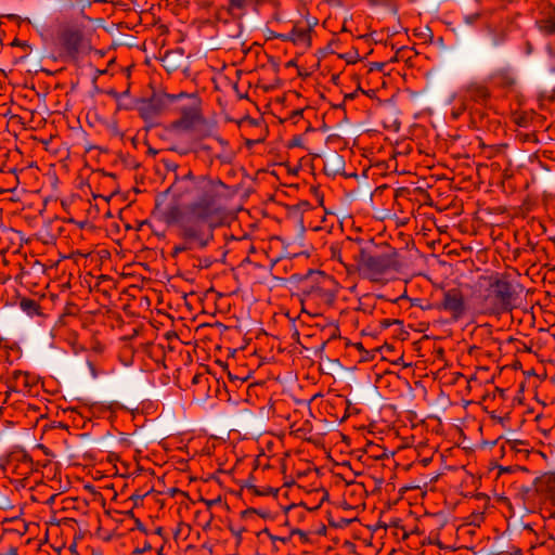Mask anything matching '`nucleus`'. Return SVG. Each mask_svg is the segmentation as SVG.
<instances>
[{
	"label": "nucleus",
	"instance_id": "nucleus-15",
	"mask_svg": "<svg viewBox=\"0 0 555 555\" xmlns=\"http://www.w3.org/2000/svg\"><path fill=\"white\" fill-rule=\"evenodd\" d=\"M332 163L334 165H341L343 164V158L341 156H339L338 154H333L331 157L327 158L326 160V166Z\"/></svg>",
	"mask_w": 555,
	"mask_h": 555
},
{
	"label": "nucleus",
	"instance_id": "nucleus-21",
	"mask_svg": "<svg viewBox=\"0 0 555 555\" xmlns=\"http://www.w3.org/2000/svg\"><path fill=\"white\" fill-rule=\"evenodd\" d=\"M332 254H333V257H338V254H336V249L334 247L332 248Z\"/></svg>",
	"mask_w": 555,
	"mask_h": 555
},
{
	"label": "nucleus",
	"instance_id": "nucleus-2",
	"mask_svg": "<svg viewBox=\"0 0 555 555\" xmlns=\"http://www.w3.org/2000/svg\"><path fill=\"white\" fill-rule=\"evenodd\" d=\"M354 260L362 278L378 283L393 279L401 267L399 255L392 248L385 250L361 248L354 256Z\"/></svg>",
	"mask_w": 555,
	"mask_h": 555
},
{
	"label": "nucleus",
	"instance_id": "nucleus-20",
	"mask_svg": "<svg viewBox=\"0 0 555 555\" xmlns=\"http://www.w3.org/2000/svg\"><path fill=\"white\" fill-rule=\"evenodd\" d=\"M332 254H333V257H338V254H336V249L334 247L332 248Z\"/></svg>",
	"mask_w": 555,
	"mask_h": 555
},
{
	"label": "nucleus",
	"instance_id": "nucleus-11",
	"mask_svg": "<svg viewBox=\"0 0 555 555\" xmlns=\"http://www.w3.org/2000/svg\"><path fill=\"white\" fill-rule=\"evenodd\" d=\"M490 96L488 88L478 82H472L465 88V99L476 103H485Z\"/></svg>",
	"mask_w": 555,
	"mask_h": 555
},
{
	"label": "nucleus",
	"instance_id": "nucleus-14",
	"mask_svg": "<svg viewBox=\"0 0 555 555\" xmlns=\"http://www.w3.org/2000/svg\"><path fill=\"white\" fill-rule=\"evenodd\" d=\"M291 42L297 46H310V29L306 26L295 25L289 31Z\"/></svg>",
	"mask_w": 555,
	"mask_h": 555
},
{
	"label": "nucleus",
	"instance_id": "nucleus-9",
	"mask_svg": "<svg viewBox=\"0 0 555 555\" xmlns=\"http://www.w3.org/2000/svg\"><path fill=\"white\" fill-rule=\"evenodd\" d=\"M538 29L546 35L551 36L555 34V7H547L543 10L540 18L535 21Z\"/></svg>",
	"mask_w": 555,
	"mask_h": 555
},
{
	"label": "nucleus",
	"instance_id": "nucleus-18",
	"mask_svg": "<svg viewBox=\"0 0 555 555\" xmlns=\"http://www.w3.org/2000/svg\"><path fill=\"white\" fill-rule=\"evenodd\" d=\"M23 306H31V307H35L36 305H35V301H33V300H27V301H24V302H23Z\"/></svg>",
	"mask_w": 555,
	"mask_h": 555
},
{
	"label": "nucleus",
	"instance_id": "nucleus-5",
	"mask_svg": "<svg viewBox=\"0 0 555 555\" xmlns=\"http://www.w3.org/2000/svg\"><path fill=\"white\" fill-rule=\"evenodd\" d=\"M183 96H186L185 92H180L178 94H153L151 98L144 99L139 102L138 111L143 119L153 120L154 118L159 116L169 104L173 103L179 99H182Z\"/></svg>",
	"mask_w": 555,
	"mask_h": 555
},
{
	"label": "nucleus",
	"instance_id": "nucleus-3",
	"mask_svg": "<svg viewBox=\"0 0 555 555\" xmlns=\"http://www.w3.org/2000/svg\"><path fill=\"white\" fill-rule=\"evenodd\" d=\"M516 296V285L506 278H490L486 294L480 297V311L489 314L511 311Z\"/></svg>",
	"mask_w": 555,
	"mask_h": 555
},
{
	"label": "nucleus",
	"instance_id": "nucleus-10",
	"mask_svg": "<svg viewBox=\"0 0 555 555\" xmlns=\"http://www.w3.org/2000/svg\"><path fill=\"white\" fill-rule=\"evenodd\" d=\"M489 79L496 86L502 88H511L515 85L516 78L511 67H501L494 69Z\"/></svg>",
	"mask_w": 555,
	"mask_h": 555
},
{
	"label": "nucleus",
	"instance_id": "nucleus-12",
	"mask_svg": "<svg viewBox=\"0 0 555 555\" xmlns=\"http://www.w3.org/2000/svg\"><path fill=\"white\" fill-rule=\"evenodd\" d=\"M220 146V152L216 158L222 164H230L235 158V152L230 147L229 142L218 134H210Z\"/></svg>",
	"mask_w": 555,
	"mask_h": 555
},
{
	"label": "nucleus",
	"instance_id": "nucleus-16",
	"mask_svg": "<svg viewBox=\"0 0 555 555\" xmlns=\"http://www.w3.org/2000/svg\"><path fill=\"white\" fill-rule=\"evenodd\" d=\"M247 0H230V5L234 9H243Z\"/></svg>",
	"mask_w": 555,
	"mask_h": 555
},
{
	"label": "nucleus",
	"instance_id": "nucleus-19",
	"mask_svg": "<svg viewBox=\"0 0 555 555\" xmlns=\"http://www.w3.org/2000/svg\"><path fill=\"white\" fill-rule=\"evenodd\" d=\"M198 149L202 151H210V146H208V145H199Z\"/></svg>",
	"mask_w": 555,
	"mask_h": 555
},
{
	"label": "nucleus",
	"instance_id": "nucleus-1",
	"mask_svg": "<svg viewBox=\"0 0 555 555\" xmlns=\"http://www.w3.org/2000/svg\"><path fill=\"white\" fill-rule=\"evenodd\" d=\"M165 167L175 172V179L157 196L153 215L167 225L178 227L181 242L173 245L171 256L204 250L214 241V231L227 222L229 186L218 178L194 175L190 169L178 175L179 166L172 162H165Z\"/></svg>",
	"mask_w": 555,
	"mask_h": 555
},
{
	"label": "nucleus",
	"instance_id": "nucleus-13",
	"mask_svg": "<svg viewBox=\"0 0 555 555\" xmlns=\"http://www.w3.org/2000/svg\"><path fill=\"white\" fill-rule=\"evenodd\" d=\"M169 151L179 154L180 156H186L191 153L197 152L196 143L193 140L175 139L172 140Z\"/></svg>",
	"mask_w": 555,
	"mask_h": 555
},
{
	"label": "nucleus",
	"instance_id": "nucleus-17",
	"mask_svg": "<svg viewBox=\"0 0 555 555\" xmlns=\"http://www.w3.org/2000/svg\"><path fill=\"white\" fill-rule=\"evenodd\" d=\"M274 37L280 39V40H282V41H289L291 42L289 33H287V34H276Z\"/></svg>",
	"mask_w": 555,
	"mask_h": 555
},
{
	"label": "nucleus",
	"instance_id": "nucleus-4",
	"mask_svg": "<svg viewBox=\"0 0 555 555\" xmlns=\"http://www.w3.org/2000/svg\"><path fill=\"white\" fill-rule=\"evenodd\" d=\"M59 41L66 54L73 60H78L92 49L90 39L79 25L64 27L60 33Z\"/></svg>",
	"mask_w": 555,
	"mask_h": 555
},
{
	"label": "nucleus",
	"instance_id": "nucleus-8",
	"mask_svg": "<svg viewBox=\"0 0 555 555\" xmlns=\"http://www.w3.org/2000/svg\"><path fill=\"white\" fill-rule=\"evenodd\" d=\"M185 98L191 99V105L181 107V117L177 120L176 127L182 130H191L203 120V116L198 98L188 93Z\"/></svg>",
	"mask_w": 555,
	"mask_h": 555
},
{
	"label": "nucleus",
	"instance_id": "nucleus-6",
	"mask_svg": "<svg viewBox=\"0 0 555 555\" xmlns=\"http://www.w3.org/2000/svg\"><path fill=\"white\" fill-rule=\"evenodd\" d=\"M437 309L447 311L451 314L453 321L461 320L467 311L464 295L459 288H450L443 292L441 301Z\"/></svg>",
	"mask_w": 555,
	"mask_h": 555
},
{
	"label": "nucleus",
	"instance_id": "nucleus-7",
	"mask_svg": "<svg viewBox=\"0 0 555 555\" xmlns=\"http://www.w3.org/2000/svg\"><path fill=\"white\" fill-rule=\"evenodd\" d=\"M37 378L28 372L14 371L7 380V398L12 392L28 395L37 387Z\"/></svg>",
	"mask_w": 555,
	"mask_h": 555
}]
</instances>
